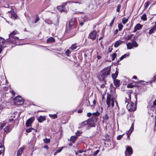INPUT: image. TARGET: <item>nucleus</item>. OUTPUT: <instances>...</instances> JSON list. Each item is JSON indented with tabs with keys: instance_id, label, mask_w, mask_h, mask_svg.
I'll use <instances>...</instances> for the list:
<instances>
[{
	"instance_id": "obj_10",
	"label": "nucleus",
	"mask_w": 156,
	"mask_h": 156,
	"mask_svg": "<svg viewBox=\"0 0 156 156\" xmlns=\"http://www.w3.org/2000/svg\"><path fill=\"white\" fill-rule=\"evenodd\" d=\"M142 25L138 23L134 27V30L133 31V33L135 32L137 30H140L142 28Z\"/></svg>"
},
{
	"instance_id": "obj_44",
	"label": "nucleus",
	"mask_w": 156,
	"mask_h": 156,
	"mask_svg": "<svg viewBox=\"0 0 156 156\" xmlns=\"http://www.w3.org/2000/svg\"><path fill=\"white\" fill-rule=\"evenodd\" d=\"M123 136V135H119L117 136V139L118 140H119L120 139H121L122 137V136Z\"/></svg>"
},
{
	"instance_id": "obj_57",
	"label": "nucleus",
	"mask_w": 156,
	"mask_h": 156,
	"mask_svg": "<svg viewBox=\"0 0 156 156\" xmlns=\"http://www.w3.org/2000/svg\"><path fill=\"white\" fill-rule=\"evenodd\" d=\"M93 105H94V106L96 104V101H95V100H94L93 101Z\"/></svg>"
},
{
	"instance_id": "obj_45",
	"label": "nucleus",
	"mask_w": 156,
	"mask_h": 156,
	"mask_svg": "<svg viewBox=\"0 0 156 156\" xmlns=\"http://www.w3.org/2000/svg\"><path fill=\"white\" fill-rule=\"evenodd\" d=\"M149 2H147L145 3L144 5L145 8H147V7L149 6Z\"/></svg>"
},
{
	"instance_id": "obj_30",
	"label": "nucleus",
	"mask_w": 156,
	"mask_h": 156,
	"mask_svg": "<svg viewBox=\"0 0 156 156\" xmlns=\"http://www.w3.org/2000/svg\"><path fill=\"white\" fill-rule=\"evenodd\" d=\"M133 46L135 47H137L138 46V44L135 41H133L132 42Z\"/></svg>"
},
{
	"instance_id": "obj_22",
	"label": "nucleus",
	"mask_w": 156,
	"mask_h": 156,
	"mask_svg": "<svg viewBox=\"0 0 156 156\" xmlns=\"http://www.w3.org/2000/svg\"><path fill=\"white\" fill-rule=\"evenodd\" d=\"M11 17L12 18L14 19L17 18V16L16 14L14 13V12H11Z\"/></svg>"
},
{
	"instance_id": "obj_24",
	"label": "nucleus",
	"mask_w": 156,
	"mask_h": 156,
	"mask_svg": "<svg viewBox=\"0 0 156 156\" xmlns=\"http://www.w3.org/2000/svg\"><path fill=\"white\" fill-rule=\"evenodd\" d=\"M98 119V118L97 117L94 116H93L92 117V118L90 120H92L94 122H95V123L97 121Z\"/></svg>"
},
{
	"instance_id": "obj_17",
	"label": "nucleus",
	"mask_w": 156,
	"mask_h": 156,
	"mask_svg": "<svg viewBox=\"0 0 156 156\" xmlns=\"http://www.w3.org/2000/svg\"><path fill=\"white\" fill-rule=\"evenodd\" d=\"M77 138V136H72L70 138V141L73 143H74Z\"/></svg>"
},
{
	"instance_id": "obj_55",
	"label": "nucleus",
	"mask_w": 156,
	"mask_h": 156,
	"mask_svg": "<svg viewBox=\"0 0 156 156\" xmlns=\"http://www.w3.org/2000/svg\"><path fill=\"white\" fill-rule=\"evenodd\" d=\"M76 34V33L75 30V31H74L73 34H72V37L74 36Z\"/></svg>"
},
{
	"instance_id": "obj_26",
	"label": "nucleus",
	"mask_w": 156,
	"mask_h": 156,
	"mask_svg": "<svg viewBox=\"0 0 156 156\" xmlns=\"http://www.w3.org/2000/svg\"><path fill=\"white\" fill-rule=\"evenodd\" d=\"M127 48L128 49H131L133 48V45L132 43H129L127 44Z\"/></svg>"
},
{
	"instance_id": "obj_20",
	"label": "nucleus",
	"mask_w": 156,
	"mask_h": 156,
	"mask_svg": "<svg viewBox=\"0 0 156 156\" xmlns=\"http://www.w3.org/2000/svg\"><path fill=\"white\" fill-rule=\"evenodd\" d=\"M129 56V53H127V54H125L119 58L118 60V61H120L122 60L124 58H126V57Z\"/></svg>"
},
{
	"instance_id": "obj_61",
	"label": "nucleus",
	"mask_w": 156,
	"mask_h": 156,
	"mask_svg": "<svg viewBox=\"0 0 156 156\" xmlns=\"http://www.w3.org/2000/svg\"><path fill=\"white\" fill-rule=\"evenodd\" d=\"M83 24H84V23L83 22H81L80 23V25H81V26H82Z\"/></svg>"
},
{
	"instance_id": "obj_12",
	"label": "nucleus",
	"mask_w": 156,
	"mask_h": 156,
	"mask_svg": "<svg viewBox=\"0 0 156 156\" xmlns=\"http://www.w3.org/2000/svg\"><path fill=\"white\" fill-rule=\"evenodd\" d=\"M123 43V41L119 40L117 41L114 44V46L115 48H117L119 47L120 45L122 44Z\"/></svg>"
},
{
	"instance_id": "obj_46",
	"label": "nucleus",
	"mask_w": 156,
	"mask_h": 156,
	"mask_svg": "<svg viewBox=\"0 0 156 156\" xmlns=\"http://www.w3.org/2000/svg\"><path fill=\"white\" fill-rule=\"evenodd\" d=\"M99 152V150H97L94 152V153L93 155L94 156L96 155Z\"/></svg>"
},
{
	"instance_id": "obj_54",
	"label": "nucleus",
	"mask_w": 156,
	"mask_h": 156,
	"mask_svg": "<svg viewBox=\"0 0 156 156\" xmlns=\"http://www.w3.org/2000/svg\"><path fill=\"white\" fill-rule=\"evenodd\" d=\"M118 32V30L117 29H116L114 32V34H117Z\"/></svg>"
},
{
	"instance_id": "obj_50",
	"label": "nucleus",
	"mask_w": 156,
	"mask_h": 156,
	"mask_svg": "<svg viewBox=\"0 0 156 156\" xmlns=\"http://www.w3.org/2000/svg\"><path fill=\"white\" fill-rule=\"evenodd\" d=\"M39 20V18L38 17H37L35 20L34 23H37Z\"/></svg>"
},
{
	"instance_id": "obj_15",
	"label": "nucleus",
	"mask_w": 156,
	"mask_h": 156,
	"mask_svg": "<svg viewBox=\"0 0 156 156\" xmlns=\"http://www.w3.org/2000/svg\"><path fill=\"white\" fill-rule=\"evenodd\" d=\"M76 23V20L74 18L71 19L69 22V24L70 26L72 27Z\"/></svg>"
},
{
	"instance_id": "obj_64",
	"label": "nucleus",
	"mask_w": 156,
	"mask_h": 156,
	"mask_svg": "<svg viewBox=\"0 0 156 156\" xmlns=\"http://www.w3.org/2000/svg\"><path fill=\"white\" fill-rule=\"evenodd\" d=\"M154 30L156 31V25H155L154 27Z\"/></svg>"
},
{
	"instance_id": "obj_7",
	"label": "nucleus",
	"mask_w": 156,
	"mask_h": 156,
	"mask_svg": "<svg viewBox=\"0 0 156 156\" xmlns=\"http://www.w3.org/2000/svg\"><path fill=\"white\" fill-rule=\"evenodd\" d=\"M96 32L95 31H93L90 34L89 37L92 40H94L96 37Z\"/></svg>"
},
{
	"instance_id": "obj_35",
	"label": "nucleus",
	"mask_w": 156,
	"mask_h": 156,
	"mask_svg": "<svg viewBox=\"0 0 156 156\" xmlns=\"http://www.w3.org/2000/svg\"><path fill=\"white\" fill-rule=\"evenodd\" d=\"M118 27L119 28V31H120L122 30V28L123 27V26L122 24L119 23L118 25Z\"/></svg>"
},
{
	"instance_id": "obj_28",
	"label": "nucleus",
	"mask_w": 156,
	"mask_h": 156,
	"mask_svg": "<svg viewBox=\"0 0 156 156\" xmlns=\"http://www.w3.org/2000/svg\"><path fill=\"white\" fill-rule=\"evenodd\" d=\"M49 115L51 118H52L53 119H55L58 117L57 115L56 114L53 115L50 114Z\"/></svg>"
},
{
	"instance_id": "obj_53",
	"label": "nucleus",
	"mask_w": 156,
	"mask_h": 156,
	"mask_svg": "<svg viewBox=\"0 0 156 156\" xmlns=\"http://www.w3.org/2000/svg\"><path fill=\"white\" fill-rule=\"evenodd\" d=\"M10 92L11 93L14 95L15 94V92L12 90L10 91Z\"/></svg>"
},
{
	"instance_id": "obj_37",
	"label": "nucleus",
	"mask_w": 156,
	"mask_h": 156,
	"mask_svg": "<svg viewBox=\"0 0 156 156\" xmlns=\"http://www.w3.org/2000/svg\"><path fill=\"white\" fill-rule=\"evenodd\" d=\"M77 46L75 44H73L71 47V49L72 50H75Z\"/></svg>"
},
{
	"instance_id": "obj_59",
	"label": "nucleus",
	"mask_w": 156,
	"mask_h": 156,
	"mask_svg": "<svg viewBox=\"0 0 156 156\" xmlns=\"http://www.w3.org/2000/svg\"><path fill=\"white\" fill-rule=\"evenodd\" d=\"M137 76H133V78L134 79H137Z\"/></svg>"
},
{
	"instance_id": "obj_6",
	"label": "nucleus",
	"mask_w": 156,
	"mask_h": 156,
	"mask_svg": "<svg viewBox=\"0 0 156 156\" xmlns=\"http://www.w3.org/2000/svg\"><path fill=\"white\" fill-rule=\"evenodd\" d=\"M14 102L16 105H21L23 104V100L22 98L20 96L16 97L14 99Z\"/></svg>"
},
{
	"instance_id": "obj_8",
	"label": "nucleus",
	"mask_w": 156,
	"mask_h": 156,
	"mask_svg": "<svg viewBox=\"0 0 156 156\" xmlns=\"http://www.w3.org/2000/svg\"><path fill=\"white\" fill-rule=\"evenodd\" d=\"M127 152L129 155H131L133 153V150L130 147L128 146L126 147V151L125 152V156H127L126 152Z\"/></svg>"
},
{
	"instance_id": "obj_21",
	"label": "nucleus",
	"mask_w": 156,
	"mask_h": 156,
	"mask_svg": "<svg viewBox=\"0 0 156 156\" xmlns=\"http://www.w3.org/2000/svg\"><path fill=\"white\" fill-rule=\"evenodd\" d=\"M23 151V149L21 148L20 149L17 153V156H20Z\"/></svg>"
},
{
	"instance_id": "obj_60",
	"label": "nucleus",
	"mask_w": 156,
	"mask_h": 156,
	"mask_svg": "<svg viewBox=\"0 0 156 156\" xmlns=\"http://www.w3.org/2000/svg\"><path fill=\"white\" fill-rule=\"evenodd\" d=\"M85 151H81V150H80L79 151V152L80 153H82L83 152H84Z\"/></svg>"
},
{
	"instance_id": "obj_5",
	"label": "nucleus",
	"mask_w": 156,
	"mask_h": 156,
	"mask_svg": "<svg viewBox=\"0 0 156 156\" xmlns=\"http://www.w3.org/2000/svg\"><path fill=\"white\" fill-rule=\"evenodd\" d=\"M71 3V2H66L63 3L62 4V5L58 6L57 7V9L61 12H66V9H64L65 6L68 3L69 5H70Z\"/></svg>"
},
{
	"instance_id": "obj_38",
	"label": "nucleus",
	"mask_w": 156,
	"mask_h": 156,
	"mask_svg": "<svg viewBox=\"0 0 156 156\" xmlns=\"http://www.w3.org/2000/svg\"><path fill=\"white\" fill-rule=\"evenodd\" d=\"M121 8V5H118L117 6V8L116 9V11L118 12H119L120 11V9Z\"/></svg>"
},
{
	"instance_id": "obj_2",
	"label": "nucleus",
	"mask_w": 156,
	"mask_h": 156,
	"mask_svg": "<svg viewBox=\"0 0 156 156\" xmlns=\"http://www.w3.org/2000/svg\"><path fill=\"white\" fill-rule=\"evenodd\" d=\"M115 101L117 105L118 103L117 101L115 100V98L112 95L108 93L106 103L108 107H109L111 105L112 107H113L114 106Z\"/></svg>"
},
{
	"instance_id": "obj_63",
	"label": "nucleus",
	"mask_w": 156,
	"mask_h": 156,
	"mask_svg": "<svg viewBox=\"0 0 156 156\" xmlns=\"http://www.w3.org/2000/svg\"><path fill=\"white\" fill-rule=\"evenodd\" d=\"M57 153H58V152L57 151H56V152H55L54 153V155H56L57 154Z\"/></svg>"
},
{
	"instance_id": "obj_13",
	"label": "nucleus",
	"mask_w": 156,
	"mask_h": 156,
	"mask_svg": "<svg viewBox=\"0 0 156 156\" xmlns=\"http://www.w3.org/2000/svg\"><path fill=\"white\" fill-rule=\"evenodd\" d=\"M114 85L117 87H119L120 84V81L117 79H115L114 80Z\"/></svg>"
},
{
	"instance_id": "obj_62",
	"label": "nucleus",
	"mask_w": 156,
	"mask_h": 156,
	"mask_svg": "<svg viewBox=\"0 0 156 156\" xmlns=\"http://www.w3.org/2000/svg\"><path fill=\"white\" fill-rule=\"evenodd\" d=\"M5 7L6 8H10V6L9 5H7V6H5Z\"/></svg>"
},
{
	"instance_id": "obj_56",
	"label": "nucleus",
	"mask_w": 156,
	"mask_h": 156,
	"mask_svg": "<svg viewBox=\"0 0 156 156\" xmlns=\"http://www.w3.org/2000/svg\"><path fill=\"white\" fill-rule=\"evenodd\" d=\"M153 105H156V99L154 101V102H153Z\"/></svg>"
},
{
	"instance_id": "obj_42",
	"label": "nucleus",
	"mask_w": 156,
	"mask_h": 156,
	"mask_svg": "<svg viewBox=\"0 0 156 156\" xmlns=\"http://www.w3.org/2000/svg\"><path fill=\"white\" fill-rule=\"evenodd\" d=\"M154 30H154V27L152 28L151 29V30H150L149 31V34H151L154 33Z\"/></svg>"
},
{
	"instance_id": "obj_19",
	"label": "nucleus",
	"mask_w": 156,
	"mask_h": 156,
	"mask_svg": "<svg viewBox=\"0 0 156 156\" xmlns=\"http://www.w3.org/2000/svg\"><path fill=\"white\" fill-rule=\"evenodd\" d=\"M55 39L52 37H50L48 38L47 40V42L48 43L53 42H55Z\"/></svg>"
},
{
	"instance_id": "obj_33",
	"label": "nucleus",
	"mask_w": 156,
	"mask_h": 156,
	"mask_svg": "<svg viewBox=\"0 0 156 156\" xmlns=\"http://www.w3.org/2000/svg\"><path fill=\"white\" fill-rule=\"evenodd\" d=\"M141 19L144 21L146 20L147 19L146 15L145 14H143L142 16Z\"/></svg>"
},
{
	"instance_id": "obj_9",
	"label": "nucleus",
	"mask_w": 156,
	"mask_h": 156,
	"mask_svg": "<svg viewBox=\"0 0 156 156\" xmlns=\"http://www.w3.org/2000/svg\"><path fill=\"white\" fill-rule=\"evenodd\" d=\"M34 118H31L29 119L27 121L26 125L27 127L31 126L32 123L34 121Z\"/></svg>"
},
{
	"instance_id": "obj_27",
	"label": "nucleus",
	"mask_w": 156,
	"mask_h": 156,
	"mask_svg": "<svg viewBox=\"0 0 156 156\" xmlns=\"http://www.w3.org/2000/svg\"><path fill=\"white\" fill-rule=\"evenodd\" d=\"M33 130L34 131H36L37 130L36 129H35L32 128H30L29 129H26V131L27 133H30L32 131V130Z\"/></svg>"
},
{
	"instance_id": "obj_51",
	"label": "nucleus",
	"mask_w": 156,
	"mask_h": 156,
	"mask_svg": "<svg viewBox=\"0 0 156 156\" xmlns=\"http://www.w3.org/2000/svg\"><path fill=\"white\" fill-rule=\"evenodd\" d=\"M80 132L79 130H78L76 133V135L77 136H79L80 135Z\"/></svg>"
},
{
	"instance_id": "obj_4",
	"label": "nucleus",
	"mask_w": 156,
	"mask_h": 156,
	"mask_svg": "<svg viewBox=\"0 0 156 156\" xmlns=\"http://www.w3.org/2000/svg\"><path fill=\"white\" fill-rule=\"evenodd\" d=\"M125 104L127 105V108L129 111H133L136 110V106L135 105H134V103L132 102H130L128 103L126 102Z\"/></svg>"
},
{
	"instance_id": "obj_32",
	"label": "nucleus",
	"mask_w": 156,
	"mask_h": 156,
	"mask_svg": "<svg viewBox=\"0 0 156 156\" xmlns=\"http://www.w3.org/2000/svg\"><path fill=\"white\" fill-rule=\"evenodd\" d=\"M43 141L45 143L48 144L50 142V139L45 138L43 139Z\"/></svg>"
},
{
	"instance_id": "obj_3",
	"label": "nucleus",
	"mask_w": 156,
	"mask_h": 156,
	"mask_svg": "<svg viewBox=\"0 0 156 156\" xmlns=\"http://www.w3.org/2000/svg\"><path fill=\"white\" fill-rule=\"evenodd\" d=\"M18 34V33L17 30H15L11 33L9 35V38L12 39L11 41L12 43L15 42L16 41H18L20 39L18 37L14 36V35Z\"/></svg>"
},
{
	"instance_id": "obj_11",
	"label": "nucleus",
	"mask_w": 156,
	"mask_h": 156,
	"mask_svg": "<svg viewBox=\"0 0 156 156\" xmlns=\"http://www.w3.org/2000/svg\"><path fill=\"white\" fill-rule=\"evenodd\" d=\"M87 123H88V126H90L91 127L94 126L95 125V123L92 120L90 119L87 120Z\"/></svg>"
},
{
	"instance_id": "obj_58",
	"label": "nucleus",
	"mask_w": 156,
	"mask_h": 156,
	"mask_svg": "<svg viewBox=\"0 0 156 156\" xmlns=\"http://www.w3.org/2000/svg\"><path fill=\"white\" fill-rule=\"evenodd\" d=\"M97 58L98 59H99L101 58V56L99 55H98L97 56Z\"/></svg>"
},
{
	"instance_id": "obj_41",
	"label": "nucleus",
	"mask_w": 156,
	"mask_h": 156,
	"mask_svg": "<svg viewBox=\"0 0 156 156\" xmlns=\"http://www.w3.org/2000/svg\"><path fill=\"white\" fill-rule=\"evenodd\" d=\"M103 119H104V120H108V116L106 114L104 116V117H103Z\"/></svg>"
},
{
	"instance_id": "obj_1",
	"label": "nucleus",
	"mask_w": 156,
	"mask_h": 156,
	"mask_svg": "<svg viewBox=\"0 0 156 156\" xmlns=\"http://www.w3.org/2000/svg\"><path fill=\"white\" fill-rule=\"evenodd\" d=\"M111 68L108 67L103 69L100 73L99 78L101 80H103L108 76L110 75Z\"/></svg>"
},
{
	"instance_id": "obj_39",
	"label": "nucleus",
	"mask_w": 156,
	"mask_h": 156,
	"mask_svg": "<svg viewBox=\"0 0 156 156\" xmlns=\"http://www.w3.org/2000/svg\"><path fill=\"white\" fill-rule=\"evenodd\" d=\"M116 56H117V54L115 53H113L112 55V61L114 60V59H115V58L116 57Z\"/></svg>"
},
{
	"instance_id": "obj_52",
	"label": "nucleus",
	"mask_w": 156,
	"mask_h": 156,
	"mask_svg": "<svg viewBox=\"0 0 156 156\" xmlns=\"http://www.w3.org/2000/svg\"><path fill=\"white\" fill-rule=\"evenodd\" d=\"M91 115H92L91 113H90V112L88 113L87 114V116H88V117H90L91 116Z\"/></svg>"
},
{
	"instance_id": "obj_14",
	"label": "nucleus",
	"mask_w": 156,
	"mask_h": 156,
	"mask_svg": "<svg viewBox=\"0 0 156 156\" xmlns=\"http://www.w3.org/2000/svg\"><path fill=\"white\" fill-rule=\"evenodd\" d=\"M133 123L129 130L128 131L127 135L128 137H129L130 135L133 130Z\"/></svg>"
},
{
	"instance_id": "obj_18",
	"label": "nucleus",
	"mask_w": 156,
	"mask_h": 156,
	"mask_svg": "<svg viewBox=\"0 0 156 156\" xmlns=\"http://www.w3.org/2000/svg\"><path fill=\"white\" fill-rule=\"evenodd\" d=\"M118 72L117 71H116L115 72V73L114 74H112V77L113 79L114 80L115 79L118 75Z\"/></svg>"
},
{
	"instance_id": "obj_23",
	"label": "nucleus",
	"mask_w": 156,
	"mask_h": 156,
	"mask_svg": "<svg viewBox=\"0 0 156 156\" xmlns=\"http://www.w3.org/2000/svg\"><path fill=\"white\" fill-rule=\"evenodd\" d=\"M87 121H85L82 122L80 127H82L84 126H88Z\"/></svg>"
},
{
	"instance_id": "obj_31",
	"label": "nucleus",
	"mask_w": 156,
	"mask_h": 156,
	"mask_svg": "<svg viewBox=\"0 0 156 156\" xmlns=\"http://www.w3.org/2000/svg\"><path fill=\"white\" fill-rule=\"evenodd\" d=\"M100 115V113L98 111H97L96 112H94L93 113V115L94 116H98Z\"/></svg>"
},
{
	"instance_id": "obj_48",
	"label": "nucleus",
	"mask_w": 156,
	"mask_h": 156,
	"mask_svg": "<svg viewBox=\"0 0 156 156\" xmlns=\"http://www.w3.org/2000/svg\"><path fill=\"white\" fill-rule=\"evenodd\" d=\"M5 123H2L0 126V129H2L5 126Z\"/></svg>"
},
{
	"instance_id": "obj_47",
	"label": "nucleus",
	"mask_w": 156,
	"mask_h": 156,
	"mask_svg": "<svg viewBox=\"0 0 156 156\" xmlns=\"http://www.w3.org/2000/svg\"><path fill=\"white\" fill-rule=\"evenodd\" d=\"M115 18L114 17L113 19L112 20L111 23H110L109 25L110 26H112L114 23V20H115Z\"/></svg>"
},
{
	"instance_id": "obj_49",
	"label": "nucleus",
	"mask_w": 156,
	"mask_h": 156,
	"mask_svg": "<svg viewBox=\"0 0 156 156\" xmlns=\"http://www.w3.org/2000/svg\"><path fill=\"white\" fill-rule=\"evenodd\" d=\"M63 148H64L63 147H62L61 148H60L59 149L57 150V151L58 152V153L62 151V150Z\"/></svg>"
},
{
	"instance_id": "obj_25",
	"label": "nucleus",
	"mask_w": 156,
	"mask_h": 156,
	"mask_svg": "<svg viewBox=\"0 0 156 156\" xmlns=\"http://www.w3.org/2000/svg\"><path fill=\"white\" fill-rule=\"evenodd\" d=\"M128 18H126L125 17H123L122 20V23L124 24H126L127 22H128Z\"/></svg>"
},
{
	"instance_id": "obj_34",
	"label": "nucleus",
	"mask_w": 156,
	"mask_h": 156,
	"mask_svg": "<svg viewBox=\"0 0 156 156\" xmlns=\"http://www.w3.org/2000/svg\"><path fill=\"white\" fill-rule=\"evenodd\" d=\"M5 150V148L4 147L2 146H1L0 147V155Z\"/></svg>"
},
{
	"instance_id": "obj_29",
	"label": "nucleus",
	"mask_w": 156,
	"mask_h": 156,
	"mask_svg": "<svg viewBox=\"0 0 156 156\" xmlns=\"http://www.w3.org/2000/svg\"><path fill=\"white\" fill-rule=\"evenodd\" d=\"M133 34H132L127 36L125 38L126 40H130L133 37Z\"/></svg>"
},
{
	"instance_id": "obj_40",
	"label": "nucleus",
	"mask_w": 156,
	"mask_h": 156,
	"mask_svg": "<svg viewBox=\"0 0 156 156\" xmlns=\"http://www.w3.org/2000/svg\"><path fill=\"white\" fill-rule=\"evenodd\" d=\"M70 53L71 51L69 49H67L65 52V53L66 54L67 56H69V54Z\"/></svg>"
},
{
	"instance_id": "obj_16",
	"label": "nucleus",
	"mask_w": 156,
	"mask_h": 156,
	"mask_svg": "<svg viewBox=\"0 0 156 156\" xmlns=\"http://www.w3.org/2000/svg\"><path fill=\"white\" fill-rule=\"evenodd\" d=\"M37 120L39 122H42L45 119V117L42 116H40V117H37Z\"/></svg>"
},
{
	"instance_id": "obj_43",
	"label": "nucleus",
	"mask_w": 156,
	"mask_h": 156,
	"mask_svg": "<svg viewBox=\"0 0 156 156\" xmlns=\"http://www.w3.org/2000/svg\"><path fill=\"white\" fill-rule=\"evenodd\" d=\"M127 87L128 88H132L134 87V86L132 85L131 83H129L128 84Z\"/></svg>"
},
{
	"instance_id": "obj_36",
	"label": "nucleus",
	"mask_w": 156,
	"mask_h": 156,
	"mask_svg": "<svg viewBox=\"0 0 156 156\" xmlns=\"http://www.w3.org/2000/svg\"><path fill=\"white\" fill-rule=\"evenodd\" d=\"M5 132H8L9 131V126H7L4 128Z\"/></svg>"
}]
</instances>
